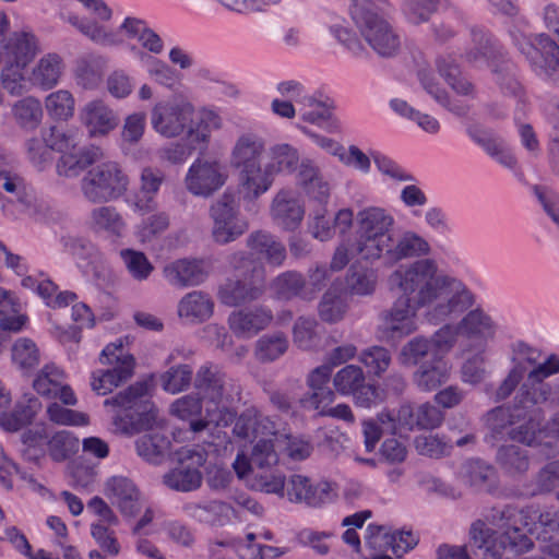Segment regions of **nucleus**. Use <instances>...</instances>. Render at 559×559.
<instances>
[{"label": "nucleus", "mask_w": 559, "mask_h": 559, "mask_svg": "<svg viewBox=\"0 0 559 559\" xmlns=\"http://www.w3.org/2000/svg\"><path fill=\"white\" fill-rule=\"evenodd\" d=\"M330 280V271L325 265H314L308 269L305 276V301H312L326 286Z\"/></svg>", "instance_id": "nucleus-60"}, {"label": "nucleus", "mask_w": 559, "mask_h": 559, "mask_svg": "<svg viewBox=\"0 0 559 559\" xmlns=\"http://www.w3.org/2000/svg\"><path fill=\"white\" fill-rule=\"evenodd\" d=\"M203 393L189 394L178 399L171 404V412L179 418L186 419L194 415H200L205 409V416L198 419H191L190 429L193 432L211 430V427H217L222 419L221 397L223 386H198Z\"/></svg>", "instance_id": "nucleus-7"}, {"label": "nucleus", "mask_w": 559, "mask_h": 559, "mask_svg": "<svg viewBox=\"0 0 559 559\" xmlns=\"http://www.w3.org/2000/svg\"><path fill=\"white\" fill-rule=\"evenodd\" d=\"M194 108L189 102L173 100L155 104L151 111L152 128L165 138H177L193 122Z\"/></svg>", "instance_id": "nucleus-13"}, {"label": "nucleus", "mask_w": 559, "mask_h": 559, "mask_svg": "<svg viewBox=\"0 0 559 559\" xmlns=\"http://www.w3.org/2000/svg\"><path fill=\"white\" fill-rule=\"evenodd\" d=\"M510 37L537 74L550 75L559 70V46L548 35L538 34L533 40L514 27L510 29Z\"/></svg>", "instance_id": "nucleus-9"}, {"label": "nucleus", "mask_w": 559, "mask_h": 559, "mask_svg": "<svg viewBox=\"0 0 559 559\" xmlns=\"http://www.w3.org/2000/svg\"><path fill=\"white\" fill-rule=\"evenodd\" d=\"M49 455L56 462H63L79 451L80 441L70 431L56 432L48 441Z\"/></svg>", "instance_id": "nucleus-48"}, {"label": "nucleus", "mask_w": 559, "mask_h": 559, "mask_svg": "<svg viewBox=\"0 0 559 559\" xmlns=\"http://www.w3.org/2000/svg\"><path fill=\"white\" fill-rule=\"evenodd\" d=\"M522 417V414H512L503 406L496 407L487 413L486 425L491 431V437L498 439L503 431L514 424V418Z\"/></svg>", "instance_id": "nucleus-61"}, {"label": "nucleus", "mask_w": 559, "mask_h": 559, "mask_svg": "<svg viewBox=\"0 0 559 559\" xmlns=\"http://www.w3.org/2000/svg\"><path fill=\"white\" fill-rule=\"evenodd\" d=\"M457 329L461 336L484 345L488 340L493 338L497 325L488 313L476 308L461 319Z\"/></svg>", "instance_id": "nucleus-28"}, {"label": "nucleus", "mask_w": 559, "mask_h": 559, "mask_svg": "<svg viewBox=\"0 0 559 559\" xmlns=\"http://www.w3.org/2000/svg\"><path fill=\"white\" fill-rule=\"evenodd\" d=\"M247 247L254 253L264 258L269 265L278 267L286 260L285 246L272 234L258 230L247 238Z\"/></svg>", "instance_id": "nucleus-30"}, {"label": "nucleus", "mask_w": 559, "mask_h": 559, "mask_svg": "<svg viewBox=\"0 0 559 559\" xmlns=\"http://www.w3.org/2000/svg\"><path fill=\"white\" fill-rule=\"evenodd\" d=\"M41 404L32 393H24L11 413L0 414V427L9 432H15L33 423Z\"/></svg>", "instance_id": "nucleus-29"}, {"label": "nucleus", "mask_w": 559, "mask_h": 559, "mask_svg": "<svg viewBox=\"0 0 559 559\" xmlns=\"http://www.w3.org/2000/svg\"><path fill=\"white\" fill-rule=\"evenodd\" d=\"M437 67L441 76L461 95H472L473 84L461 75L459 66L451 57H439Z\"/></svg>", "instance_id": "nucleus-46"}, {"label": "nucleus", "mask_w": 559, "mask_h": 559, "mask_svg": "<svg viewBox=\"0 0 559 559\" xmlns=\"http://www.w3.org/2000/svg\"><path fill=\"white\" fill-rule=\"evenodd\" d=\"M461 372L463 382L467 384H478L487 379L484 348L464 361Z\"/></svg>", "instance_id": "nucleus-64"}, {"label": "nucleus", "mask_w": 559, "mask_h": 559, "mask_svg": "<svg viewBox=\"0 0 559 559\" xmlns=\"http://www.w3.org/2000/svg\"><path fill=\"white\" fill-rule=\"evenodd\" d=\"M82 5L95 16L94 20L80 17L72 12H60V19L73 27L81 34L86 36L93 43L111 47L122 44V38L119 31L108 28L104 22H107L112 16L111 9L104 2V0H78Z\"/></svg>", "instance_id": "nucleus-8"}, {"label": "nucleus", "mask_w": 559, "mask_h": 559, "mask_svg": "<svg viewBox=\"0 0 559 559\" xmlns=\"http://www.w3.org/2000/svg\"><path fill=\"white\" fill-rule=\"evenodd\" d=\"M178 464L164 475V484L174 490L188 492L202 485L200 467L206 462V451L201 447L182 448L177 452Z\"/></svg>", "instance_id": "nucleus-12"}, {"label": "nucleus", "mask_w": 559, "mask_h": 559, "mask_svg": "<svg viewBox=\"0 0 559 559\" xmlns=\"http://www.w3.org/2000/svg\"><path fill=\"white\" fill-rule=\"evenodd\" d=\"M105 493L122 515L134 518L142 509L141 493L127 477L112 476L106 481Z\"/></svg>", "instance_id": "nucleus-19"}, {"label": "nucleus", "mask_w": 559, "mask_h": 559, "mask_svg": "<svg viewBox=\"0 0 559 559\" xmlns=\"http://www.w3.org/2000/svg\"><path fill=\"white\" fill-rule=\"evenodd\" d=\"M287 497L292 502H306L308 506L317 507L329 502L333 498V489L330 483L320 481L312 485L310 479L299 474H293L286 480Z\"/></svg>", "instance_id": "nucleus-18"}, {"label": "nucleus", "mask_w": 559, "mask_h": 559, "mask_svg": "<svg viewBox=\"0 0 559 559\" xmlns=\"http://www.w3.org/2000/svg\"><path fill=\"white\" fill-rule=\"evenodd\" d=\"M74 98L67 90L50 93L45 100L48 115L57 120H68L74 114Z\"/></svg>", "instance_id": "nucleus-50"}, {"label": "nucleus", "mask_w": 559, "mask_h": 559, "mask_svg": "<svg viewBox=\"0 0 559 559\" xmlns=\"http://www.w3.org/2000/svg\"><path fill=\"white\" fill-rule=\"evenodd\" d=\"M226 178L218 163L197 159L188 169L185 183L193 195L209 198L224 186Z\"/></svg>", "instance_id": "nucleus-16"}, {"label": "nucleus", "mask_w": 559, "mask_h": 559, "mask_svg": "<svg viewBox=\"0 0 559 559\" xmlns=\"http://www.w3.org/2000/svg\"><path fill=\"white\" fill-rule=\"evenodd\" d=\"M13 117L17 124L24 129H35L43 118L40 102L32 96L17 100L12 108Z\"/></svg>", "instance_id": "nucleus-45"}, {"label": "nucleus", "mask_w": 559, "mask_h": 559, "mask_svg": "<svg viewBox=\"0 0 559 559\" xmlns=\"http://www.w3.org/2000/svg\"><path fill=\"white\" fill-rule=\"evenodd\" d=\"M533 528L528 515L512 506L491 509L486 520L471 524L469 539L479 549L485 548V559H506V552L522 555L534 544L530 535Z\"/></svg>", "instance_id": "nucleus-3"}, {"label": "nucleus", "mask_w": 559, "mask_h": 559, "mask_svg": "<svg viewBox=\"0 0 559 559\" xmlns=\"http://www.w3.org/2000/svg\"><path fill=\"white\" fill-rule=\"evenodd\" d=\"M496 463L511 476L522 475L530 467L528 452L515 444H503L497 450Z\"/></svg>", "instance_id": "nucleus-36"}, {"label": "nucleus", "mask_w": 559, "mask_h": 559, "mask_svg": "<svg viewBox=\"0 0 559 559\" xmlns=\"http://www.w3.org/2000/svg\"><path fill=\"white\" fill-rule=\"evenodd\" d=\"M532 495L550 492L559 486V460L547 463L534 477Z\"/></svg>", "instance_id": "nucleus-63"}, {"label": "nucleus", "mask_w": 559, "mask_h": 559, "mask_svg": "<svg viewBox=\"0 0 559 559\" xmlns=\"http://www.w3.org/2000/svg\"><path fill=\"white\" fill-rule=\"evenodd\" d=\"M394 540L395 534L389 533L384 526L369 525L365 542L372 551L370 559H392L391 556L384 552L388 549L392 550Z\"/></svg>", "instance_id": "nucleus-47"}, {"label": "nucleus", "mask_w": 559, "mask_h": 559, "mask_svg": "<svg viewBox=\"0 0 559 559\" xmlns=\"http://www.w3.org/2000/svg\"><path fill=\"white\" fill-rule=\"evenodd\" d=\"M299 112L304 121L318 126H323L332 117V108L313 96L304 99V104L299 107Z\"/></svg>", "instance_id": "nucleus-56"}, {"label": "nucleus", "mask_w": 559, "mask_h": 559, "mask_svg": "<svg viewBox=\"0 0 559 559\" xmlns=\"http://www.w3.org/2000/svg\"><path fill=\"white\" fill-rule=\"evenodd\" d=\"M273 320L272 311L266 307L233 311L227 320L230 331L239 338H249L264 330Z\"/></svg>", "instance_id": "nucleus-20"}, {"label": "nucleus", "mask_w": 559, "mask_h": 559, "mask_svg": "<svg viewBox=\"0 0 559 559\" xmlns=\"http://www.w3.org/2000/svg\"><path fill=\"white\" fill-rule=\"evenodd\" d=\"M153 386H123L115 396L104 401L105 406L119 409L115 424L126 433H139L154 427L157 409L152 401Z\"/></svg>", "instance_id": "nucleus-4"}, {"label": "nucleus", "mask_w": 559, "mask_h": 559, "mask_svg": "<svg viewBox=\"0 0 559 559\" xmlns=\"http://www.w3.org/2000/svg\"><path fill=\"white\" fill-rule=\"evenodd\" d=\"M130 179L117 162L108 160L90 168L80 181V191L91 204H106L124 197Z\"/></svg>", "instance_id": "nucleus-5"}, {"label": "nucleus", "mask_w": 559, "mask_h": 559, "mask_svg": "<svg viewBox=\"0 0 559 559\" xmlns=\"http://www.w3.org/2000/svg\"><path fill=\"white\" fill-rule=\"evenodd\" d=\"M439 0H404L403 12L413 24L427 22L437 11Z\"/></svg>", "instance_id": "nucleus-58"}, {"label": "nucleus", "mask_w": 559, "mask_h": 559, "mask_svg": "<svg viewBox=\"0 0 559 559\" xmlns=\"http://www.w3.org/2000/svg\"><path fill=\"white\" fill-rule=\"evenodd\" d=\"M288 348V341L282 333L264 335L255 345V357L260 361H273Z\"/></svg>", "instance_id": "nucleus-52"}, {"label": "nucleus", "mask_w": 559, "mask_h": 559, "mask_svg": "<svg viewBox=\"0 0 559 559\" xmlns=\"http://www.w3.org/2000/svg\"><path fill=\"white\" fill-rule=\"evenodd\" d=\"M420 308L423 307L399 297L383 316L386 330L399 336L409 335L416 330L415 318Z\"/></svg>", "instance_id": "nucleus-27"}, {"label": "nucleus", "mask_w": 559, "mask_h": 559, "mask_svg": "<svg viewBox=\"0 0 559 559\" xmlns=\"http://www.w3.org/2000/svg\"><path fill=\"white\" fill-rule=\"evenodd\" d=\"M271 289L278 300H305V275L298 271H285L272 281Z\"/></svg>", "instance_id": "nucleus-35"}, {"label": "nucleus", "mask_w": 559, "mask_h": 559, "mask_svg": "<svg viewBox=\"0 0 559 559\" xmlns=\"http://www.w3.org/2000/svg\"><path fill=\"white\" fill-rule=\"evenodd\" d=\"M26 66L10 62L1 71V83L11 95H21L26 92V80L23 70Z\"/></svg>", "instance_id": "nucleus-62"}, {"label": "nucleus", "mask_w": 559, "mask_h": 559, "mask_svg": "<svg viewBox=\"0 0 559 559\" xmlns=\"http://www.w3.org/2000/svg\"><path fill=\"white\" fill-rule=\"evenodd\" d=\"M213 221L212 237L218 245H227L243 235L249 226L241 217L233 193L225 192L210 207Z\"/></svg>", "instance_id": "nucleus-11"}, {"label": "nucleus", "mask_w": 559, "mask_h": 559, "mask_svg": "<svg viewBox=\"0 0 559 559\" xmlns=\"http://www.w3.org/2000/svg\"><path fill=\"white\" fill-rule=\"evenodd\" d=\"M221 126L219 117L212 110L203 109L198 115V120L190 123L189 127V141L199 143H206L210 133L213 129H218Z\"/></svg>", "instance_id": "nucleus-54"}, {"label": "nucleus", "mask_w": 559, "mask_h": 559, "mask_svg": "<svg viewBox=\"0 0 559 559\" xmlns=\"http://www.w3.org/2000/svg\"><path fill=\"white\" fill-rule=\"evenodd\" d=\"M79 119L91 138L107 135L120 122L118 112L102 99L86 103L79 112Z\"/></svg>", "instance_id": "nucleus-17"}, {"label": "nucleus", "mask_w": 559, "mask_h": 559, "mask_svg": "<svg viewBox=\"0 0 559 559\" xmlns=\"http://www.w3.org/2000/svg\"><path fill=\"white\" fill-rule=\"evenodd\" d=\"M120 258L132 278L145 281L154 271L153 264L142 252L133 249H122Z\"/></svg>", "instance_id": "nucleus-51"}, {"label": "nucleus", "mask_w": 559, "mask_h": 559, "mask_svg": "<svg viewBox=\"0 0 559 559\" xmlns=\"http://www.w3.org/2000/svg\"><path fill=\"white\" fill-rule=\"evenodd\" d=\"M347 311V304L337 289L329 288L318 305V313L322 321L336 323L341 321Z\"/></svg>", "instance_id": "nucleus-44"}, {"label": "nucleus", "mask_w": 559, "mask_h": 559, "mask_svg": "<svg viewBox=\"0 0 559 559\" xmlns=\"http://www.w3.org/2000/svg\"><path fill=\"white\" fill-rule=\"evenodd\" d=\"M539 358V353L524 343H520L512 357L513 367L502 384H520L523 380L528 382L532 365Z\"/></svg>", "instance_id": "nucleus-39"}, {"label": "nucleus", "mask_w": 559, "mask_h": 559, "mask_svg": "<svg viewBox=\"0 0 559 559\" xmlns=\"http://www.w3.org/2000/svg\"><path fill=\"white\" fill-rule=\"evenodd\" d=\"M550 389L551 386H519L514 396V409H528L534 405L547 402Z\"/></svg>", "instance_id": "nucleus-57"}, {"label": "nucleus", "mask_w": 559, "mask_h": 559, "mask_svg": "<svg viewBox=\"0 0 559 559\" xmlns=\"http://www.w3.org/2000/svg\"><path fill=\"white\" fill-rule=\"evenodd\" d=\"M12 361L22 371L33 369L39 362V352L36 344L28 338H19L12 346Z\"/></svg>", "instance_id": "nucleus-53"}, {"label": "nucleus", "mask_w": 559, "mask_h": 559, "mask_svg": "<svg viewBox=\"0 0 559 559\" xmlns=\"http://www.w3.org/2000/svg\"><path fill=\"white\" fill-rule=\"evenodd\" d=\"M140 190L128 203L130 207L141 215L152 212L155 206V197L164 181V174L158 169L146 167L140 177Z\"/></svg>", "instance_id": "nucleus-26"}, {"label": "nucleus", "mask_w": 559, "mask_h": 559, "mask_svg": "<svg viewBox=\"0 0 559 559\" xmlns=\"http://www.w3.org/2000/svg\"><path fill=\"white\" fill-rule=\"evenodd\" d=\"M99 361L108 368L92 373V384H120L129 381L134 372L135 359L123 350L121 340L105 346L99 355Z\"/></svg>", "instance_id": "nucleus-14"}, {"label": "nucleus", "mask_w": 559, "mask_h": 559, "mask_svg": "<svg viewBox=\"0 0 559 559\" xmlns=\"http://www.w3.org/2000/svg\"><path fill=\"white\" fill-rule=\"evenodd\" d=\"M493 466L479 459L465 461L459 472L460 479L469 487L485 488L495 477Z\"/></svg>", "instance_id": "nucleus-41"}, {"label": "nucleus", "mask_w": 559, "mask_h": 559, "mask_svg": "<svg viewBox=\"0 0 559 559\" xmlns=\"http://www.w3.org/2000/svg\"><path fill=\"white\" fill-rule=\"evenodd\" d=\"M105 60L102 57L88 56L80 59L75 68V80L86 90L96 88L103 79Z\"/></svg>", "instance_id": "nucleus-43"}, {"label": "nucleus", "mask_w": 559, "mask_h": 559, "mask_svg": "<svg viewBox=\"0 0 559 559\" xmlns=\"http://www.w3.org/2000/svg\"><path fill=\"white\" fill-rule=\"evenodd\" d=\"M169 447V439L158 432L144 435L135 441L138 454L154 464H158L164 460Z\"/></svg>", "instance_id": "nucleus-42"}, {"label": "nucleus", "mask_w": 559, "mask_h": 559, "mask_svg": "<svg viewBox=\"0 0 559 559\" xmlns=\"http://www.w3.org/2000/svg\"><path fill=\"white\" fill-rule=\"evenodd\" d=\"M495 82L504 96H510L523 102V87L516 78V68L513 62L503 60L492 64Z\"/></svg>", "instance_id": "nucleus-40"}, {"label": "nucleus", "mask_w": 559, "mask_h": 559, "mask_svg": "<svg viewBox=\"0 0 559 559\" xmlns=\"http://www.w3.org/2000/svg\"><path fill=\"white\" fill-rule=\"evenodd\" d=\"M103 157L102 148L95 145L84 146L80 150H69L58 159L56 170L59 176L74 178Z\"/></svg>", "instance_id": "nucleus-24"}, {"label": "nucleus", "mask_w": 559, "mask_h": 559, "mask_svg": "<svg viewBox=\"0 0 559 559\" xmlns=\"http://www.w3.org/2000/svg\"><path fill=\"white\" fill-rule=\"evenodd\" d=\"M88 216V224L93 231L105 233L109 236L121 237L127 224L122 214L114 205L99 204Z\"/></svg>", "instance_id": "nucleus-31"}, {"label": "nucleus", "mask_w": 559, "mask_h": 559, "mask_svg": "<svg viewBox=\"0 0 559 559\" xmlns=\"http://www.w3.org/2000/svg\"><path fill=\"white\" fill-rule=\"evenodd\" d=\"M356 221L355 252L364 261H381L391 267L430 251L429 243L414 231L393 234L394 217L382 207H366L357 213Z\"/></svg>", "instance_id": "nucleus-2"}, {"label": "nucleus", "mask_w": 559, "mask_h": 559, "mask_svg": "<svg viewBox=\"0 0 559 559\" xmlns=\"http://www.w3.org/2000/svg\"><path fill=\"white\" fill-rule=\"evenodd\" d=\"M305 210L290 190H280L271 204V216L285 230H295L304 219Z\"/></svg>", "instance_id": "nucleus-22"}, {"label": "nucleus", "mask_w": 559, "mask_h": 559, "mask_svg": "<svg viewBox=\"0 0 559 559\" xmlns=\"http://www.w3.org/2000/svg\"><path fill=\"white\" fill-rule=\"evenodd\" d=\"M210 273L211 263L197 258L177 259L163 269L164 278L175 288L199 286L207 280Z\"/></svg>", "instance_id": "nucleus-15"}, {"label": "nucleus", "mask_w": 559, "mask_h": 559, "mask_svg": "<svg viewBox=\"0 0 559 559\" xmlns=\"http://www.w3.org/2000/svg\"><path fill=\"white\" fill-rule=\"evenodd\" d=\"M264 153L263 138L257 133L247 132L237 138L231 150L230 164L236 170L262 165Z\"/></svg>", "instance_id": "nucleus-23"}, {"label": "nucleus", "mask_w": 559, "mask_h": 559, "mask_svg": "<svg viewBox=\"0 0 559 559\" xmlns=\"http://www.w3.org/2000/svg\"><path fill=\"white\" fill-rule=\"evenodd\" d=\"M372 4L349 5L350 19L361 37L379 57L392 58L400 50V36L390 22L372 9Z\"/></svg>", "instance_id": "nucleus-6"}, {"label": "nucleus", "mask_w": 559, "mask_h": 559, "mask_svg": "<svg viewBox=\"0 0 559 559\" xmlns=\"http://www.w3.org/2000/svg\"><path fill=\"white\" fill-rule=\"evenodd\" d=\"M118 31L124 32L129 38L136 39L143 48L153 53L163 51L164 46L160 37L143 20L127 17Z\"/></svg>", "instance_id": "nucleus-37"}, {"label": "nucleus", "mask_w": 559, "mask_h": 559, "mask_svg": "<svg viewBox=\"0 0 559 559\" xmlns=\"http://www.w3.org/2000/svg\"><path fill=\"white\" fill-rule=\"evenodd\" d=\"M5 49L13 63L27 66L39 51L38 39L32 32H15L9 38Z\"/></svg>", "instance_id": "nucleus-34"}, {"label": "nucleus", "mask_w": 559, "mask_h": 559, "mask_svg": "<svg viewBox=\"0 0 559 559\" xmlns=\"http://www.w3.org/2000/svg\"><path fill=\"white\" fill-rule=\"evenodd\" d=\"M265 292L264 266H252L242 276L233 275L218 286L217 298L227 307H239L258 300Z\"/></svg>", "instance_id": "nucleus-10"}, {"label": "nucleus", "mask_w": 559, "mask_h": 559, "mask_svg": "<svg viewBox=\"0 0 559 559\" xmlns=\"http://www.w3.org/2000/svg\"><path fill=\"white\" fill-rule=\"evenodd\" d=\"M266 166L272 175L293 174L300 162L298 150L288 143H278L269 148Z\"/></svg>", "instance_id": "nucleus-38"}, {"label": "nucleus", "mask_w": 559, "mask_h": 559, "mask_svg": "<svg viewBox=\"0 0 559 559\" xmlns=\"http://www.w3.org/2000/svg\"><path fill=\"white\" fill-rule=\"evenodd\" d=\"M214 307V300L209 293L192 290L179 300L177 313L188 323L200 324L213 316Z\"/></svg>", "instance_id": "nucleus-25"}, {"label": "nucleus", "mask_w": 559, "mask_h": 559, "mask_svg": "<svg viewBox=\"0 0 559 559\" xmlns=\"http://www.w3.org/2000/svg\"><path fill=\"white\" fill-rule=\"evenodd\" d=\"M238 190L246 203H253L267 192L274 182V176L265 165L238 169Z\"/></svg>", "instance_id": "nucleus-21"}, {"label": "nucleus", "mask_w": 559, "mask_h": 559, "mask_svg": "<svg viewBox=\"0 0 559 559\" xmlns=\"http://www.w3.org/2000/svg\"><path fill=\"white\" fill-rule=\"evenodd\" d=\"M474 47L466 51L467 62L475 67L484 66L488 62L492 53V46L488 36L481 31H472Z\"/></svg>", "instance_id": "nucleus-59"}, {"label": "nucleus", "mask_w": 559, "mask_h": 559, "mask_svg": "<svg viewBox=\"0 0 559 559\" xmlns=\"http://www.w3.org/2000/svg\"><path fill=\"white\" fill-rule=\"evenodd\" d=\"M389 281L402 292V298L417 306L430 307L427 318L433 323L459 316L474 304L472 292L461 281L439 275L438 266L431 259L400 266Z\"/></svg>", "instance_id": "nucleus-1"}, {"label": "nucleus", "mask_w": 559, "mask_h": 559, "mask_svg": "<svg viewBox=\"0 0 559 559\" xmlns=\"http://www.w3.org/2000/svg\"><path fill=\"white\" fill-rule=\"evenodd\" d=\"M17 304L11 292L0 287V328L8 331H20L25 323L23 316L17 314Z\"/></svg>", "instance_id": "nucleus-49"}, {"label": "nucleus", "mask_w": 559, "mask_h": 559, "mask_svg": "<svg viewBox=\"0 0 559 559\" xmlns=\"http://www.w3.org/2000/svg\"><path fill=\"white\" fill-rule=\"evenodd\" d=\"M468 133L473 141L480 145L499 164L510 169L515 168L516 158L500 136L485 129H471Z\"/></svg>", "instance_id": "nucleus-33"}, {"label": "nucleus", "mask_w": 559, "mask_h": 559, "mask_svg": "<svg viewBox=\"0 0 559 559\" xmlns=\"http://www.w3.org/2000/svg\"><path fill=\"white\" fill-rule=\"evenodd\" d=\"M63 72V60L55 52L43 56L32 70L29 82L41 90L55 87Z\"/></svg>", "instance_id": "nucleus-32"}, {"label": "nucleus", "mask_w": 559, "mask_h": 559, "mask_svg": "<svg viewBox=\"0 0 559 559\" xmlns=\"http://www.w3.org/2000/svg\"><path fill=\"white\" fill-rule=\"evenodd\" d=\"M342 393L350 392L355 404L359 407L369 408L382 403L386 399L384 386H341Z\"/></svg>", "instance_id": "nucleus-55"}]
</instances>
